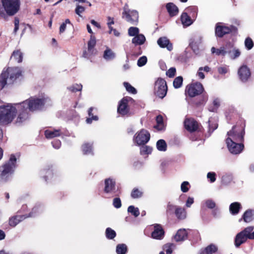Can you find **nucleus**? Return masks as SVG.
<instances>
[{"mask_svg": "<svg viewBox=\"0 0 254 254\" xmlns=\"http://www.w3.org/2000/svg\"><path fill=\"white\" fill-rule=\"evenodd\" d=\"M81 150L84 155H93V143L89 142H85L81 146Z\"/></svg>", "mask_w": 254, "mask_h": 254, "instance_id": "5701e85b", "label": "nucleus"}, {"mask_svg": "<svg viewBox=\"0 0 254 254\" xmlns=\"http://www.w3.org/2000/svg\"><path fill=\"white\" fill-rule=\"evenodd\" d=\"M124 86L126 88V90L130 93L136 94L137 91L129 83L125 82H124Z\"/></svg>", "mask_w": 254, "mask_h": 254, "instance_id": "a18cd8bd", "label": "nucleus"}, {"mask_svg": "<svg viewBox=\"0 0 254 254\" xmlns=\"http://www.w3.org/2000/svg\"><path fill=\"white\" fill-rule=\"evenodd\" d=\"M3 10L0 7V16L5 17V15L12 16L15 15L20 10V0H1Z\"/></svg>", "mask_w": 254, "mask_h": 254, "instance_id": "20e7f679", "label": "nucleus"}, {"mask_svg": "<svg viewBox=\"0 0 254 254\" xmlns=\"http://www.w3.org/2000/svg\"><path fill=\"white\" fill-rule=\"evenodd\" d=\"M143 195V192L137 188H134L132 190L131 196L133 198H138L141 197Z\"/></svg>", "mask_w": 254, "mask_h": 254, "instance_id": "a19ab883", "label": "nucleus"}, {"mask_svg": "<svg viewBox=\"0 0 254 254\" xmlns=\"http://www.w3.org/2000/svg\"><path fill=\"white\" fill-rule=\"evenodd\" d=\"M52 143L53 147L57 149H59L61 146V142L60 140H55Z\"/></svg>", "mask_w": 254, "mask_h": 254, "instance_id": "69168bd1", "label": "nucleus"}, {"mask_svg": "<svg viewBox=\"0 0 254 254\" xmlns=\"http://www.w3.org/2000/svg\"><path fill=\"white\" fill-rule=\"evenodd\" d=\"M188 230L185 229H180L178 230L176 235L174 236V239L176 242L184 241L188 238Z\"/></svg>", "mask_w": 254, "mask_h": 254, "instance_id": "a211bd4d", "label": "nucleus"}, {"mask_svg": "<svg viewBox=\"0 0 254 254\" xmlns=\"http://www.w3.org/2000/svg\"><path fill=\"white\" fill-rule=\"evenodd\" d=\"M127 211L131 213L135 217L138 216L140 214L139 209L133 205H130L128 207Z\"/></svg>", "mask_w": 254, "mask_h": 254, "instance_id": "37998d69", "label": "nucleus"}, {"mask_svg": "<svg viewBox=\"0 0 254 254\" xmlns=\"http://www.w3.org/2000/svg\"><path fill=\"white\" fill-rule=\"evenodd\" d=\"M96 43V41L95 37L94 36L91 35L90 36V39L88 42L87 51H84L83 54V56L84 58L89 59L90 56L96 54V51L94 49Z\"/></svg>", "mask_w": 254, "mask_h": 254, "instance_id": "dca6fc26", "label": "nucleus"}, {"mask_svg": "<svg viewBox=\"0 0 254 254\" xmlns=\"http://www.w3.org/2000/svg\"><path fill=\"white\" fill-rule=\"evenodd\" d=\"M106 236L108 239H113L116 236V232L110 228H107L105 232Z\"/></svg>", "mask_w": 254, "mask_h": 254, "instance_id": "79ce46f5", "label": "nucleus"}, {"mask_svg": "<svg viewBox=\"0 0 254 254\" xmlns=\"http://www.w3.org/2000/svg\"><path fill=\"white\" fill-rule=\"evenodd\" d=\"M16 167V158L11 155L9 160L0 166V181L6 182L11 178Z\"/></svg>", "mask_w": 254, "mask_h": 254, "instance_id": "7ed1b4c3", "label": "nucleus"}, {"mask_svg": "<svg viewBox=\"0 0 254 254\" xmlns=\"http://www.w3.org/2000/svg\"><path fill=\"white\" fill-rule=\"evenodd\" d=\"M107 19L108 20H111V22H107V25H108V27L109 29V33L110 34H111L113 31V30H114L115 29H114L112 27V25L114 24V18L113 17H110V16H108L107 17Z\"/></svg>", "mask_w": 254, "mask_h": 254, "instance_id": "13d9d810", "label": "nucleus"}, {"mask_svg": "<svg viewBox=\"0 0 254 254\" xmlns=\"http://www.w3.org/2000/svg\"><path fill=\"white\" fill-rule=\"evenodd\" d=\"M117 254H126L127 252V247L125 244H119L116 247Z\"/></svg>", "mask_w": 254, "mask_h": 254, "instance_id": "ea45409f", "label": "nucleus"}, {"mask_svg": "<svg viewBox=\"0 0 254 254\" xmlns=\"http://www.w3.org/2000/svg\"><path fill=\"white\" fill-rule=\"evenodd\" d=\"M238 75L239 79L244 83L248 82L251 76V71L249 67L246 65L241 66L238 70Z\"/></svg>", "mask_w": 254, "mask_h": 254, "instance_id": "2eb2a0df", "label": "nucleus"}, {"mask_svg": "<svg viewBox=\"0 0 254 254\" xmlns=\"http://www.w3.org/2000/svg\"><path fill=\"white\" fill-rule=\"evenodd\" d=\"M116 53L109 47H106L104 51L103 57L107 61H111L116 58Z\"/></svg>", "mask_w": 254, "mask_h": 254, "instance_id": "b1692460", "label": "nucleus"}, {"mask_svg": "<svg viewBox=\"0 0 254 254\" xmlns=\"http://www.w3.org/2000/svg\"><path fill=\"white\" fill-rule=\"evenodd\" d=\"M207 178L209 179L211 183H213L216 180V174L214 172H209L207 173Z\"/></svg>", "mask_w": 254, "mask_h": 254, "instance_id": "680f3d73", "label": "nucleus"}, {"mask_svg": "<svg viewBox=\"0 0 254 254\" xmlns=\"http://www.w3.org/2000/svg\"><path fill=\"white\" fill-rule=\"evenodd\" d=\"M129 97L123 98L119 102L118 107V112L121 115H127L129 111L128 103L132 100Z\"/></svg>", "mask_w": 254, "mask_h": 254, "instance_id": "4468645a", "label": "nucleus"}, {"mask_svg": "<svg viewBox=\"0 0 254 254\" xmlns=\"http://www.w3.org/2000/svg\"><path fill=\"white\" fill-rule=\"evenodd\" d=\"M173 246L172 244H167L164 246L163 251L166 253L167 254H171L173 252Z\"/></svg>", "mask_w": 254, "mask_h": 254, "instance_id": "864d4df0", "label": "nucleus"}, {"mask_svg": "<svg viewBox=\"0 0 254 254\" xmlns=\"http://www.w3.org/2000/svg\"><path fill=\"white\" fill-rule=\"evenodd\" d=\"M7 73L3 71L0 75V88L2 89L6 84L7 80L8 81Z\"/></svg>", "mask_w": 254, "mask_h": 254, "instance_id": "c9c22d12", "label": "nucleus"}, {"mask_svg": "<svg viewBox=\"0 0 254 254\" xmlns=\"http://www.w3.org/2000/svg\"><path fill=\"white\" fill-rule=\"evenodd\" d=\"M82 86L81 84H75L67 87V89L72 92L81 91Z\"/></svg>", "mask_w": 254, "mask_h": 254, "instance_id": "de8ad7c7", "label": "nucleus"}, {"mask_svg": "<svg viewBox=\"0 0 254 254\" xmlns=\"http://www.w3.org/2000/svg\"><path fill=\"white\" fill-rule=\"evenodd\" d=\"M213 104L214 106V109L211 110L212 112H214L215 110L218 108L220 105V99L216 98L213 100Z\"/></svg>", "mask_w": 254, "mask_h": 254, "instance_id": "e2e57ef3", "label": "nucleus"}, {"mask_svg": "<svg viewBox=\"0 0 254 254\" xmlns=\"http://www.w3.org/2000/svg\"><path fill=\"white\" fill-rule=\"evenodd\" d=\"M157 44L161 48H166L169 51H172L173 49L172 44L166 37H162L159 38L157 40Z\"/></svg>", "mask_w": 254, "mask_h": 254, "instance_id": "6ab92c4d", "label": "nucleus"}, {"mask_svg": "<svg viewBox=\"0 0 254 254\" xmlns=\"http://www.w3.org/2000/svg\"><path fill=\"white\" fill-rule=\"evenodd\" d=\"M248 239H254V227L249 226L242 231Z\"/></svg>", "mask_w": 254, "mask_h": 254, "instance_id": "c85d7f7f", "label": "nucleus"}, {"mask_svg": "<svg viewBox=\"0 0 254 254\" xmlns=\"http://www.w3.org/2000/svg\"><path fill=\"white\" fill-rule=\"evenodd\" d=\"M103 192L105 194L113 195L116 192V181L113 178L105 179Z\"/></svg>", "mask_w": 254, "mask_h": 254, "instance_id": "9d476101", "label": "nucleus"}, {"mask_svg": "<svg viewBox=\"0 0 254 254\" xmlns=\"http://www.w3.org/2000/svg\"><path fill=\"white\" fill-rule=\"evenodd\" d=\"M157 125L155 127L158 130H162L164 129L165 127L163 123V119L162 116H157L156 118Z\"/></svg>", "mask_w": 254, "mask_h": 254, "instance_id": "f704fd0d", "label": "nucleus"}, {"mask_svg": "<svg viewBox=\"0 0 254 254\" xmlns=\"http://www.w3.org/2000/svg\"><path fill=\"white\" fill-rule=\"evenodd\" d=\"M140 151L141 155L149 154L152 152V148L149 146L142 145Z\"/></svg>", "mask_w": 254, "mask_h": 254, "instance_id": "c03bdc74", "label": "nucleus"}, {"mask_svg": "<svg viewBox=\"0 0 254 254\" xmlns=\"http://www.w3.org/2000/svg\"><path fill=\"white\" fill-rule=\"evenodd\" d=\"M190 187V186L189 183L187 181H184L181 185V190L183 192H187L189 190Z\"/></svg>", "mask_w": 254, "mask_h": 254, "instance_id": "3c124183", "label": "nucleus"}, {"mask_svg": "<svg viewBox=\"0 0 254 254\" xmlns=\"http://www.w3.org/2000/svg\"><path fill=\"white\" fill-rule=\"evenodd\" d=\"M183 77L182 76H178L175 78L173 81V86L175 88H180L183 83Z\"/></svg>", "mask_w": 254, "mask_h": 254, "instance_id": "09e8293b", "label": "nucleus"}, {"mask_svg": "<svg viewBox=\"0 0 254 254\" xmlns=\"http://www.w3.org/2000/svg\"><path fill=\"white\" fill-rule=\"evenodd\" d=\"M149 132L146 129H142L137 131L133 136V141L137 145H145L150 139Z\"/></svg>", "mask_w": 254, "mask_h": 254, "instance_id": "6e6552de", "label": "nucleus"}, {"mask_svg": "<svg viewBox=\"0 0 254 254\" xmlns=\"http://www.w3.org/2000/svg\"><path fill=\"white\" fill-rule=\"evenodd\" d=\"M62 134L60 129H49L45 131V135L47 138L51 139L55 137L59 136Z\"/></svg>", "mask_w": 254, "mask_h": 254, "instance_id": "393cba45", "label": "nucleus"}, {"mask_svg": "<svg viewBox=\"0 0 254 254\" xmlns=\"http://www.w3.org/2000/svg\"><path fill=\"white\" fill-rule=\"evenodd\" d=\"M248 239L242 231L238 233L235 238L234 244L236 247H239L242 244L245 243Z\"/></svg>", "mask_w": 254, "mask_h": 254, "instance_id": "4be33fe9", "label": "nucleus"}, {"mask_svg": "<svg viewBox=\"0 0 254 254\" xmlns=\"http://www.w3.org/2000/svg\"><path fill=\"white\" fill-rule=\"evenodd\" d=\"M225 56L227 55L231 60H235L241 55L240 50L234 44L228 43L225 45Z\"/></svg>", "mask_w": 254, "mask_h": 254, "instance_id": "1a4fd4ad", "label": "nucleus"}, {"mask_svg": "<svg viewBox=\"0 0 254 254\" xmlns=\"http://www.w3.org/2000/svg\"><path fill=\"white\" fill-rule=\"evenodd\" d=\"M113 206L116 208H119L122 206L121 200L120 198L116 197L113 199Z\"/></svg>", "mask_w": 254, "mask_h": 254, "instance_id": "052dcab7", "label": "nucleus"}, {"mask_svg": "<svg viewBox=\"0 0 254 254\" xmlns=\"http://www.w3.org/2000/svg\"><path fill=\"white\" fill-rule=\"evenodd\" d=\"M157 149L160 151H165L167 149V144L163 139L159 140L156 143Z\"/></svg>", "mask_w": 254, "mask_h": 254, "instance_id": "4c0bfd02", "label": "nucleus"}, {"mask_svg": "<svg viewBox=\"0 0 254 254\" xmlns=\"http://www.w3.org/2000/svg\"><path fill=\"white\" fill-rule=\"evenodd\" d=\"M166 8L171 16H175L178 13V8L173 3L170 2L167 3L166 4Z\"/></svg>", "mask_w": 254, "mask_h": 254, "instance_id": "bb28decb", "label": "nucleus"}, {"mask_svg": "<svg viewBox=\"0 0 254 254\" xmlns=\"http://www.w3.org/2000/svg\"><path fill=\"white\" fill-rule=\"evenodd\" d=\"M181 20L182 23L184 27L189 26L193 23L192 19L186 12H184L182 14Z\"/></svg>", "mask_w": 254, "mask_h": 254, "instance_id": "c756f323", "label": "nucleus"}, {"mask_svg": "<svg viewBox=\"0 0 254 254\" xmlns=\"http://www.w3.org/2000/svg\"><path fill=\"white\" fill-rule=\"evenodd\" d=\"M187 90L189 96L193 97L202 93L204 88L201 83L196 82L189 86Z\"/></svg>", "mask_w": 254, "mask_h": 254, "instance_id": "f8f14e48", "label": "nucleus"}, {"mask_svg": "<svg viewBox=\"0 0 254 254\" xmlns=\"http://www.w3.org/2000/svg\"><path fill=\"white\" fill-rule=\"evenodd\" d=\"M176 73V68L175 67H171L167 72L166 75L169 77L174 76Z\"/></svg>", "mask_w": 254, "mask_h": 254, "instance_id": "0e129e2a", "label": "nucleus"}, {"mask_svg": "<svg viewBox=\"0 0 254 254\" xmlns=\"http://www.w3.org/2000/svg\"><path fill=\"white\" fill-rule=\"evenodd\" d=\"M194 202V199L192 197H189L186 201V206L190 207Z\"/></svg>", "mask_w": 254, "mask_h": 254, "instance_id": "774afa93", "label": "nucleus"}, {"mask_svg": "<svg viewBox=\"0 0 254 254\" xmlns=\"http://www.w3.org/2000/svg\"><path fill=\"white\" fill-rule=\"evenodd\" d=\"M167 86L166 81L162 78H158L155 82L154 94L159 98L163 99L166 95Z\"/></svg>", "mask_w": 254, "mask_h": 254, "instance_id": "423d86ee", "label": "nucleus"}, {"mask_svg": "<svg viewBox=\"0 0 254 254\" xmlns=\"http://www.w3.org/2000/svg\"><path fill=\"white\" fill-rule=\"evenodd\" d=\"M204 204L209 209H213L215 207V202L211 199H208L204 201Z\"/></svg>", "mask_w": 254, "mask_h": 254, "instance_id": "603ef678", "label": "nucleus"}, {"mask_svg": "<svg viewBox=\"0 0 254 254\" xmlns=\"http://www.w3.org/2000/svg\"><path fill=\"white\" fill-rule=\"evenodd\" d=\"M98 120V117L97 116H93L91 117H88L86 119V122L87 124H90L92 123L93 121H96Z\"/></svg>", "mask_w": 254, "mask_h": 254, "instance_id": "338daca9", "label": "nucleus"}, {"mask_svg": "<svg viewBox=\"0 0 254 254\" xmlns=\"http://www.w3.org/2000/svg\"><path fill=\"white\" fill-rule=\"evenodd\" d=\"M23 57V55L22 52L19 50H16L13 52L11 56V60L18 63H20L22 61Z\"/></svg>", "mask_w": 254, "mask_h": 254, "instance_id": "cd10ccee", "label": "nucleus"}, {"mask_svg": "<svg viewBox=\"0 0 254 254\" xmlns=\"http://www.w3.org/2000/svg\"><path fill=\"white\" fill-rule=\"evenodd\" d=\"M243 219L244 221L249 223L254 219V211L252 210H247L243 215Z\"/></svg>", "mask_w": 254, "mask_h": 254, "instance_id": "473e14b6", "label": "nucleus"}, {"mask_svg": "<svg viewBox=\"0 0 254 254\" xmlns=\"http://www.w3.org/2000/svg\"><path fill=\"white\" fill-rule=\"evenodd\" d=\"M147 62V58L145 56L140 57L137 61V65L142 66L144 65Z\"/></svg>", "mask_w": 254, "mask_h": 254, "instance_id": "bf43d9fd", "label": "nucleus"}, {"mask_svg": "<svg viewBox=\"0 0 254 254\" xmlns=\"http://www.w3.org/2000/svg\"><path fill=\"white\" fill-rule=\"evenodd\" d=\"M139 32V30L136 27H130L128 29V34L129 36H134L138 35Z\"/></svg>", "mask_w": 254, "mask_h": 254, "instance_id": "49530a36", "label": "nucleus"}, {"mask_svg": "<svg viewBox=\"0 0 254 254\" xmlns=\"http://www.w3.org/2000/svg\"><path fill=\"white\" fill-rule=\"evenodd\" d=\"M85 8L84 7L79 5V4H76L75 12L79 16H81V14L85 11Z\"/></svg>", "mask_w": 254, "mask_h": 254, "instance_id": "5fc2aeb1", "label": "nucleus"}, {"mask_svg": "<svg viewBox=\"0 0 254 254\" xmlns=\"http://www.w3.org/2000/svg\"><path fill=\"white\" fill-rule=\"evenodd\" d=\"M185 128L190 132L196 131L199 127V125L193 119H187L184 122Z\"/></svg>", "mask_w": 254, "mask_h": 254, "instance_id": "f3484780", "label": "nucleus"}, {"mask_svg": "<svg viewBox=\"0 0 254 254\" xmlns=\"http://www.w3.org/2000/svg\"><path fill=\"white\" fill-rule=\"evenodd\" d=\"M217 70L219 74L224 75L229 71V67L226 65L219 66L218 67Z\"/></svg>", "mask_w": 254, "mask_h": 254, "instance_id": "6e6d98bb", "label": "nucleus"}, {"mask_svg": "<svg viewBox=\"0 0 254 254\" xmlns=\"http://www.w3.org/2000/svg\"><path fill=\"white\" fill-rule=\"evenodd\" d=\"M245 46L246 48L250 50L254 47V42L252 39L250 37H247L245 40Z\"/></svg>", "mask_w": 254, "mask_h": 254, "instance_id": "8fccbe9b", "label": "nucleus"}, {"mask_svg": "<svg viewBox=\"0 0 254 254\" xmlns=\"http://www.w3.org/2000/svg\"><path fill=\"white\" fill-rule=\"evenodd\" d=\"M232 180V175L231 174H227L224 175L222 178V182L225 184L230 183Z\"/></svg>", "mask_w": 254, "mask_h": 254, "instance_id": "4d7b16f0", "label": "nucleus"}, {"mask_svg": "<svg viewBox=\"0 0 254 254\" xmlns=\"http://www.w3.org/2000/svg\"><path fill=\"white\" fill-rule=\"evenodd\" d=\"M122 17L127 21L133 25H136L138 22V13L135 10H130L128 8L127 4H126L123 8Z\"/></svg>", "mask_w": 254, "mask_h": 254, "instance_id": "39448f33", "label": "nucleus"}, {"mask_svg": "<svg viewBox=\"0 0 254 254\" xmlns=\"http://www.w3.org/2000/svg\"><path fill=\"white\" fill-rule=\"evenodd\" d=\"M225 46L221 47L219 49L212 47L211 49L212 54H215L217 56H225Z\"/></svg>", "mask_w": 254, "mask_h": 254, "instance_id": "e433bc0d", "label": "nucleus"}, {"mask_svg": "<svg viewBox=\"0 0 254 254\" xmlns=\"http://www.w3.org/2000/svg\"><path fill=\"white\" fill-rule=\"evenodd\" d=\"M210 67L208 66H205L204 67H200L196 73V75L201 79H203L205 78V75L203 71L208 72L210 71Z\"/></svg>", "mask_w": 254, "mask_h": 254, "instance_id": "72a5a7b5", "label": "nucleus"}, {"mask_svg": "<svg viewBox=\"0 0 254 254\" xmlns=\"http://www.w3.org/2000/svg\"><path fill=\"white\" fill-rule=\"evenodd\" d=\"M217 248L214 245L211 244L206 247L204 249L200 250L198 254H212L216 252Z\"/></svg>", "mask_w": 254, "mask_h": 254, "instance_id": "7c9ffc66", "label": "nucleus"}, {"mask_svg": "<svg viewBox=\"0 0 254 254\" xmlns=\"http://www.w3.org/2000/svg\"><path fill=\"white\" fill-rule=\"evenodd\" d=\"M164 236V231L160 225L154 226V230L152 233V237L155 239H161Z\"/></svg>", "mask_w": 254, "mask_h": 254, "instance_id": "412c9836", "label": "nucleus"}, {"mask_svg": "<svg viewBox=\"0 0 254 254\" xmlns=\"http://www.w3.org/2000/svg\"><path fill=\"white\" fill-rule=\"evenodd\" d=\"M145 40L144 35L139 33L132 39V43L135 45H141L144 43Z\"/></svg>", "mask_w": 254, "mask_h": 254, "instance_id": "2f4dec72", "label": "nucleus"}, {"mask_svg": "<svg viewBox=\"0 0 254 254\" xmlns=\"http://www.w3.org/2000/svg\"><path fill=\"white\" fill-rule=\"evenodd\" d=\"M167 212L169 213H175L179 220H184L187 217V212L184 208L169 203L167 205Z\"/></svg>", "mask_w": 254, "mask_h": 254, "instance_id": "0eeeda50", "label": "nucleus"}, {"mask_svg": "<svg viewBox=\"0 0 254 254\" xmlns=\"http://www.w3.org/2000/svg\"><path fill=\"white\" fill-rule=\"evenodd\" d=\"M245 131L242 127L234 126L232 129L227 132L226 143L230 152L233 154H239L244 149L242 143L244 139Z\"/></svg>", "mask_w": 254, "mask_h": 254, "instance_id": "f03ea898", "label": "nucleus"}, {"mask_svg": "<svg viewBox=\"0 0 254 254\" xmlns=\"http://www.w3.org/2000/svg\"><path fill=\"white\" fill-rule=\"evenodd\" d=\"M52 105L51 99L45 95L32 96L18 103L0 106V124L7 125L15 118L17 124H21L29 118V112L40 111Z\"/></svg>", "mask_w": 254, "mask_h": 254, "instance_id": "f257e3e1", "label": "nucleus"}, {"mask_svg": "<svg viewBox=\"0 0 254 254\" xmlns=\"http://www.w3.org/2000/svg\"><path fill=\"white\" fill-rule=\"evenodd\" d=\"M5 71L7 73L8 81L10 83L22 76V70L18 67H8Z\"/></svg>", "mask_w": 254, "mask_h": 254, "instance_id": "ddd939ff", "label": "nucleus"}, {"mask_svg": "<svg viewBox=\"0 0 254 254\" xmlns=\"http://www.w3.org/2000/svg\"><path fill=\"white\" fill-rule=\"evenodd\" d=\"M242 206L240 203L235 202L232 203L229 206V211L232 215H235L239 213Z\"/></svg>", "mask_w": 254, "mask_h": 254, "instance_id": "a878e982", "label": "nucleus"}, {"mask_svg": "<svg viewBox=\"0 0 254 254\" xmlns=\"http://www.w3.org/2000/svg\"><path fill=\"white\" fill-rule=\"evenodd\" d=\"M26 217L24 215L12 216L9 219V225L11 227H14L20 222L26 219Z\"/></svg>", "mask_w": 254, "mask_h": 254, "instance_id": "aec40b11", "label": "nucleus"}, {"mask_svg": "<svg viewBox=\"0 0 254 254\" xmlns=\"http://www.w3.org/2000/svg\"><path fill=\"white\" fill-rule=\"evenodd\" d=\"M41 208L39 205L35 206L32 209L31 211L28 214H24L26 215V218L28 217H32L35 216L37 214H39L41 211Z\"/></svg>", "mask_w": 254, "mask_h": 254, "instance_id": "58836bf2", "label": "nucleus"}, {"mask_svg": "<svg viewBox=\"0 0 254 254\" xmlns=\"http://www.w3.org/2000/svg\"><path fill=\"white\" fill-rule=\"evenodd\" d=\"M234 29L233 26H227L225 23L219 22L216 24L215 34L217 37H222L231 32Z\"/></svg>", "mask_w": 254, "mask_h": 254, "instance_id": "9b49d317", "label": "nucleus"}]
</instances>
